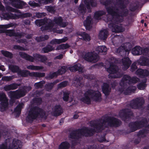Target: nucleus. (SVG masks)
Here are the masks:
<instances>
[{
  "label": "nucleus",
  "mask_w": 149,
  "mask_h": 149,
  "mask_svg": "<svg viewBox=\"0 0 149 149\" xmlns=\"http://www.w3.org/2000/svg\"><path fill=\"white\" fill-rule=\"evenodd\" d=\"M132 47L131 44L127 43L123 46H120L116 49L115 51L116 54L123 58L122 59V62L124 70H127L130 66L132 61L127 57Z\"/></svg>",
  "instance_id": "nucleus-1"
},
{
  "label": "nucleus",
  "mask_w": 149,
  "mask_h": 149,
  "mask_svg": "<svg viewBox=\"0 0 149 149\" xmlns=\"http://www.w3.org/2000/svg\"><path fill=\"white\" fill-rule=\"evenodd\" d=\"M45 112L42 109L35 106L31 108L29 111L27 116V120L29 122H32L36 119L38 116L41 118H46Z\"/></svg>",
  "instance_id": "nucleus-2"
},
{
  "label": "nucleus",
  "mask_w": 149,
  "mask_h": 149,
  "mask_svg": "<svg viewBox=\"0 0 149 149\" xmlns=\"http://www.w3.org/2000/svg\"><path fill=\"white\" fill-rule=\"evenodd\" d=\"M95 132L94 129L84 127L81 129L73 130L70 133L69 137L71 139H78L80 138L79 134H83L85 136H91L93 135Z\"/></svg>",
  "instance_id": "nucleus-3"
},
{
  "label": "nucleus",
  "mask_w": 149,
  "mask_h": 149,
  "mask_svg": "<svg viewBox=\"0 0 149 149\" xmlns=\"http://www.w3.org/2000/svg\"><path fill=\"white\" fill-rule=\"evenodd\" d=\"M104 125L107 123V125L105 126V127H118L121 125L122 121L119 119L113 116H108L103 120Z\"/></svg>",
  "instance_id": "nucleus-4"
},
{
  "label": "nucleus",
  "mask_w": 149,
  "mask_h": 149,
  "mask_svg": "<svg viewBox=\"0 0 149 149\" xmlns=\"http://www.w3.org/2000/svg\"><path fill=\"white\" fill-rule=\"evenodd\" d=\"M144 102V100L142 98L138 97L131 100L130 106L132 109H140L143 108Z\"/></svg>",
  "instance_id": "nucleus-5"
},
{
  "label": "nucleus",
  "mask_w": 149,
  "mask_h": 149,
  "mask_svg": "<svg viewBox=\"0 0 149 149\" xmlns=\"http://www.w3.org/2000/svg\"><path fill=\"white\" fill-rule=\"evenodd\" d=\"M105 8L109 14L111 15L113 17H115L114 22L115 23H117L118 22L117 19H119L120 17L118 12L119 9L113 6L107 7Z\"/></svg>",
  "instance_id": "nucleus-6"
},
{
  "label": "nucleus",
  "mask_w": 149,
  "mask_h": 149,
  "mask_svg": "<svg viewBox=\"0 0 149 149\" xmlns=\"http://www.w3.org/2000/svg\"><path fill=\"white\" fill-rule=\"evenodd\" d=\"M0 108L1 111H5L8 108L9 104L8 100L4 93H0Z\"/></svg>",
  "instance_id": "nucleus-7"
},
{
  "label": "nucleus",
  "mask_w": 149,
  "mask_h": 149,
  "mask_svg": "<svg viewBox=\"0 0 149 149\" xmlns=\"http://www.w3.org/2000/svg\"><path fill=\"white\" fill-rule=\"evenodd\" d=\"M137 81V79L136 77H133L131 78L130 76L128 75H125L122 79V82L120 85H124L125 83V85L128 86L132 83H136Z\"/></svg>",
  "instance_id": "nucleus-8"
},
{
  "label": "nucleus",
  "mask_w": 149,
  "mask_h": 149,
  "mask_svg": "<svg viewBox=\"0 0 149 149\" xmlns=\"http://www.w3.org/2000/svg\"><path fill=\"white\" fill-rule=\"evenodd\" d=\"M119 115L123 121L126 122L127 119L131 118L132 113L128 109H123L119 111Z\"/></svg>",
  "instance_id": "nucleus-9"
},
{
  "label": "nucleus",
  "mask_w": 149,
  "mask_h": 149,
  "mask_svg": "<svg viewBox=\"0 0 149 149\" xmlns=\"http://www.w3.org/2000/svg\"><path fill=\"white\" fill-rule=\"evenodd\" d=\"M119 19H117V23H115V19H112L111 23L108 24L109 27L111 29L113 32L115 33H120L123 31L122 27L116 25L115 24H118L119 22Z\"/></svg>",
  "instance_id": "nucleus-10"
},
{
  "label": "nucleus",
  "mask_w": 149,
  "mask_h": 149,
  "mask_svg": "<svg viewBox=\"0 0 149 149\" xmlns=\"http://www.w3.org/2000/svg\"><path fill=\"white\" fill-rule=\"evenodd\" d=\"M91 98L94 99L96 102H100L102 100L101 94L98 91H94L92 89H88Z\"/></svg>",
  "instance_id": "nucleus-11"
},
{
  "label": "nucleus",
  "mask_w": 149,
  "mask_h": 149,
  "mask_svg": "<svg viewBox=\"0 0 149 149\" xmlns=\"http://www.w3.org/2000/svg\"><path fill=\"white\" fill-rule=\"evenodd\" d=\"M53 21L49 18H45V25L41 27L40 29L42 31L51 29L54 26Z\"/></svg>",
  "instance_id": "nucleus-12"
},
{
  "label": "nucleus",
  "mask_w": 149,
  "mask_h": 149,
  "mask_svg": "<svg viewBox=\"0 0 149 149\" xmlns=\"http://www.w3.org/2000/svg\"><path fill=\"white\" fill-rule=\"evenodd\" d=\"M11 5L15 8L22 9L26 4L23 1L20 0H10Z\"/></svg>",
  "instance_id": "nucleus-13"
},
{
  "label": "nucleus",
  "mask_w": 149,
  "mask_h": 149,
  "mask_svg": "<svg viewBox=\"0 0 149 149\" xmlns=\"http://www.w3.org/2000/svg\"><path fill=\"white\" fill-rule=\"evenodd\" d=\"M6 32V35L10 37H18L19 38H21L22 37L24 36L23 33L15 32L14 29H7Z\"/></svg>",
  "instance_id": "nucleus-14"
},
{
  "label": "nucleus",
  "mask_w": 149,
  "mask_h": 149,
  "mask_svg": "<svg viewBox=\"0 0 149 149\" xmlns=\"http://www.w3.org/2000/svg\"><path fill=\"white\" fill-rule=\"evenodd\" d=\"M119 5L120 6V8L121 9V10H119L118 11L120 17H123L127 16L128 14V10L127 9H125L126 6L124 4V3H121Z\"/></svg>",
  "instance_id": "nucleus-15"
},
{
  "label": "nucleus",
  "mask_w": 149,
  "mask_h": 149,
  "mask_svg": "<svg viewBox=\"0 0 149 149\" xmlns=\"http://www.w3.org/2000/svg\"><path fill=\"white\" fill-rule=\"evenodd\" d=\"M90 124L91 127L95 128L98 132L101 131L104 129L103 120L102 123H95L93 121H91L90 122Z\"/></svg>",
  "instance_id": "nucleus-16"
},
{
  "label": "nucleus",
  "mask_w": 149,
  "mask_h": 149,
  "mask_svg": "<svg viewBox=\"0 0 149 149\" xmlns=\"http://www.w3.org/2000/svg\"><path fill=\"white\" fill-rule=\"evenodd\" d=\"M101 88L102 93L106 97L109 95L111 92V88L109 84L107 83H104L101 86Z\"/></svg>",
  "instance_id": "nucleus-17"
},
{
  "label": "nucleus",
  "mask_w": 149,
  "mask_h": 149,
  "mask_svg": "<svg viewBox=\"0 0 149 149\" xmlns=\"http://www.w3.org/2000/svg\"><path fill=\"white\" fill-rule=\"evenodd\" d=\"M63 112L62 108L60 105L58 104L55 106L54 110L52 113L53 116L57 117L61 115Z\"/></svg>",
  "instance_id": "nucleus-18"
},
{
  "label": "nucleus",
  "mask_w": 149,
  "mask_h": 149,
  "mask_svg": "<svg viewBox=\"0 0 149 149\" xmlns=\"http://www.w3.org/2000/svg\"><path fill=\"white\" fill-rule=\"evenodd\" d=\"M88 90L86 91L84 94V97L81 98L80 100L84 103L87 104H90L91 102V97H90L89 96H90V93Z\"/></svg>",
  "instance_id": "nucleus-19"
},
{
  "label": "nucleus",
  "mask_w": 149,
  "mask_h": 149,
  "mask_svg": "<svg viewBox=\"0 0 149 149\" xmlns=\"http://www.w3.org/2000/svg\"><path fill=\"white\" fill-rule=\"evenodd\" d=\"M53 22L55 24L62 27H65L67 25L66 22H63V19L61 16L55 17L53 19Z\"/></svg>",
  "instance_id": "nucleus-20"
},
{
  "label": "nucleus",
  "mask_w": 149,
  "mask_h": 149,
  "mask_svg": "<svg viewBox=\"0 0 149 149\" xmlns=\"http://www.w3.org/2000/svg\"><path fill=\"white\" fill-rule=\"evenodd\" d=\"M136 74L141 78H144L148 76L149 74V71L147 70L138 69L137 70Z\"/></svg>",
  "instance_id": "nucleus-21"
},
{
  "label": "nucleus",
  "mask_w": 149,
  "mask_h": 149,
  "mask_svg": "<svg viewBox=\"0 0 149 149\" xmlns=\"http://www.w3.org/2000/svg\"><path fill=\"white\" fill-rule=\"evenodd\" d=\"M96 56L94 55L92 52H88L85 54L84 58L88 62H94L96 61Z\"/></svg>",
  "instance_id": "nucleus-22"
},
{
  "label": "nucleus",
  "mask_w": 149,
  "mask_h": 149,
  "mask_svg": "<svg viewBox=\"0 0 149 149\" xmlns=\"http://www.w3.org/2000/svg\"><path fill=\"white\" fill-rule=\"evenodd\" d=\"M128 126L130 129V130L128 133L134 132L139 129L137 121L130 122Z\"/></svg>",
  "instance_id": "nucleus-23"
},
{
  "label": "nucleus",
  "mask_w": 149,
  "mask_h": 149,
  "mask_svg": "<svg viewBox=\"0 0 149 149\" xmlns=\"http://www.w3.org/2000/svg\"><path fill=\"white\" fill-rule=\"evenodd\" d=\"M3 16L7 19H18L21 17V15H17L15 14L12 13H6L4 14Z\"/></svg>",
  "instance_id": "nucleus-24"
},
{
  "label": "nucleus",
  "mask_w": 149,
  "mask_h": 149,
  "mask_svg": "<svg viewBox=\"0 0 149 149\" xmlns=\"http://www.w3.org/2000/svg\"><path fill=\"white\" fill-rule=\"evenodd\" d=\"M118 67L113 63H110L109 67L107 69V71L111 74H114L118 71Z\"/></svg>",
  "instance_id": "nucleus-25"
},
{
  "label": "nucleus",
  "mask_w": 149,
  "mask_h": 149,
  "mask_svg": "<svg viewBox=\"0 0 149 149\" xmlns=\"http://www.w3.org/2000/svg\"><path fill=\"white\" fill-rule=\"evenodd\" d=\"M137 61L138 65L141 66H146L149 65V58L146 57H141Z\"/></svg>",
  "instance_id": "nucleus-26"
},
{
  "label": "nucleus",
  "mask_w": 149,
  "mask_h": 149,
  "mask_svg": "<svg viewBox=\"0 0 149 149\" xmlns=\"http://www.w3.org/2000/svg\"><path fill=\"white\" fill-rule=\"evenodd\" d=\"M12 143V147L13 149H21L22 146L20 140L14 139L13 140Z\"/></svg>",
  "instance_id": "nucleus-27"
},
{
  "label": "nucleus",
  "mask_w": 149,
  "mask_h": 149,
  "mask_svg": "<svg viewBox=\"0 0 149 149\" xmlns=\"http://www.w3.org/2000/svg\"><path fill=\"white\" fill-rule=\"evenodd\" d=\"M69 69L72 72H75L77 71L81 72H83V68L81 66V65L79 63L70 67Z\"/></svg>",
  "instance_id": "nucleus-28"
},
{
  "label": "nucleus",
  "mask_w": 149,
  "mask_h": 149,
  "mask_svg": "<svg viewBox=\"0 0 149 149\" xmlns=\"http://www.w3.org/2000/svg\"><path fill=\"white\" fill-rule=\"evenodd\" d=\"M19 54L21 58L33 62L35 59L33 57L24 52H20Z\"/></svg>",
  "instance_id": "nucleus-29"
},
{
  "label": "nucleus",
  "mask_w": 149,
  "mask_h": 149,
  "mask_svg": "<svg viewBox=\"0 0 149 149\" xmlns=\"http://www.w3.org/2000/svg\"><path fill=\"white\" fill-rule=\"evenodd\" d=\"M77 34L81 37V39H83L86 42H89L91 40V37L89 34L85 32H77Z\"/></svg>",
  "instance_id": "nucleus-30"
},
{
  "label": "nucleus",
  "mask_w": 149,
  "mask_h": 149,
  "mask_svg": "<svg viewBox=\"0 0 149 149\" xmlns=\"http://www.w3.org/2000/svg\"><path fill=\"white\" fill-rule=\"evenodd\" d=\"M97 52L100 55H105L107 52V48L105 46H100L97 47L96 49Z\"/></svg>",
  "instance_id": "nucleus-31"
},
{
  "label": "nucleus",
  "mask_w": 149,
  "mask_h": 149,
  "mask_svg": "<svg viewBox=\"0 0 149 149\" xmlns=\"http://www.w3.org/2000/svg\"><path fill=\"white\" fill-rule=\"evenodd\" d=\"M108 35V31L106 29H104L100 31L98 37L100 39L102 40H105L107 38Z\"/></svg>",
  "instance_id": "nucleus-32"
},
{
  "label": "nucleus",
  "mask_w": 149,
  "mask_h": 149,
  "mask_svg": "<svg viewBox=\"0 0 149 149\" xmlns=\"http://www.w3.org/2000/svg\"><path fill=\"white\" fill-rule=\"evenodd\" d=\"M67 40V37H65L61 39H54L51 40L50 42L49 43L51 45L59 44L66 42Z\"/></svg>",
  "instance_id": "nucleus-33"
},
{
  "label": "nucleus",
  "mask_w": 149,
  "mask_h": 149,
  "mask_svg": "<svg viewBox=\"0 0 149 149\" xmlns=\"http://www.w3.org/2000/svg\"><path fill=\"white\" fill-rule=\"evenodd\" d=\"M132 53L135 56L141 55L142 54V48L139 46H136L132 50Z\"/></svg>",
  "instance_id": "nucleus-34"
},
{
  "label": "nucleus",
  "mask_w": 149,
  "mask_h": 149,
  "mask_svg": "<svg viewBox=\"0 0 149 149\" xmlns=\"http://www.w3.org/2000/svg\"><path fill=\"white\" fill-rule=\"evenodd\" d=\"M61 70L58 69V70L56 72L52 73L50 72L46 77L47 79H53L54 77H57L58 75H60Z\"/></svg>",
  "instance_id": "nucleus-35"
},
{
  "label": "nucleus",
  "mask_w": 149,
  "mask_h": 149,
  "mask_svg": "<svg viewBox=\"0 0 149 149\" xmlns=\"http://www.w3.org/2000/svg\"><path fill=\"white\" fill-rule=\"evenodd\" d=\"M32 72H30L28 70H20L18 74L22 77H26L29 75L30 77H32Z\"/></svg>",
  "instance_id": "nucleus-36"
},
{
  "label": "nucleus",
  "mask_w": 149,
  "mask_h": 149,
  "mask_svg": "<svg viewBox=\"0 0 149 149\" xmlns=\"http://www.w3.org/2000/svg\"><path fill=\"white\" fill-rule=\"evenodd\" d=\"M91 20L92 19L91 17L88 16L87 17L86 20L84 22V25L86 29L89 30L91 29Z\"/></svg>",
  "instance_id": "nucleus-37"
},
{
  "label": "nucleus",
  "mask_w": 149,
  "mask_h": 149,
  "mask_svg": "<svg viewBox=\"0 0 149 149\" xmlns=\"http://www.w3.org/2000/svg\"><path fill=\"white\" fill-rule=\"evenodd\" d=\"M54 50V48L52 46L48 44L46 46L42 48V52L44 53H47L51 52Z\"/></svg>",
  "instance_id": "nucleus-38"
},
{
  "label": "nucleus",
  "mask_w": 149,
  "mask_h": 149,
  "mask_svg": "<svg viewBox=\"0 0 149 149\" xmlns=\"http://www.w3.org/2000/svg\"><path fill=\"white\" fill-rule=\"evenodd\" d=\"M34 57L36 59H39L40 60H39L42 63H44L47 60V58L44 55H42L38 54H34Z\"/></svg>",
  "instance_id": "nucleus-39"
},
{
  "label": "nucleus",
  "mask_w": 149,
  "mask_h": 149,
  "mask_svg": "<svg viewBox=\"0 0 149 149\" xmlns=\"http://www.w3.org/2000/svg\"><path fill=\"white\" fill-rule=\"evenodd\" d=\"M139 129L144 127H145L148 124L147 119L146 118H143L141 120L137 121Z\"/></svg>",
  "instance_id": "nucleus-40"
},
{
  "label": "nucleus",
  "mask_w": 149,
  "mask_h": 149,
  "mask_svg": "<svg viewBox=\"0 0 149 149\" xmlns=\"http://www.w3.org/2000/svg\"><path fill=\"white\" fill-rule=\"evenodd\" d=\"M10 70L13 73H17L18 74L21 69L16 65H11L9 66Z\"/></svg>",
  "instance_id": "nucleus-41"
},
{
  "label": "nucleus",
  "mask_w": 149,
  "mask_h": 149,
  "mask_svg": "<svg viewBox=\"0 0 149 149\" xmlns=\"http://www.w3.org/2000/svg\"><path fill=\"white\" fill-rule=\"evenodd\" d=\"M70 147V144L67 141L62 142L59 145L58 149H69Z\"/></svg>",
  "instance_id": "nucleus-42"
},
{
  "label": "nucleus",
  "mask_w": 149,
  "mask_h": 149,
  "mask_svg": "<svg viewBox=\"0 0 149 149\" xmlns=\"http://www.w3.org/2000/svg\"><path fill=\"white\" fill-rule=\"evenodd\" d=\"M16 92L17 93L18 99L26 95L25 92L22 88L16 90Z\"/></svg>",
  "instance_id": "nucleus-43"
},
{
  "label": "nucleus",
  "mask_w": 149,
  "mask_h": 149,
  "mask_svg": "<svg viewBox=\"0 0 149 149\" xmlns=\"http://www.w3.org/2000/svg\"><path fill=\"white\" fill-rule=\"evenodd\" d=\"M105 14L106 12L104 11L98 10L95 12L94 17L95 19H98L100 17L105 15Z\"/></svg>",
  "instance_id": "nucleus-44"
},
{
  "label": "nucleus",
  "mask_w": 149,
  "mask_h": 149,
  "mask_svg": "<svg viewBox=\"0 0 149 149\" xmlns=\"http://www.w3.org/2000/svg\"><path fill=\"white\" fill-rule=\"evenodd\" d=\"M1 53L4 56L10 59L13 58V54L9 51L1 50Z\"/></svg>",
  "instance_id": "nucleus-45"
},
{
  "label": "nucleus",
  "mask_w": 149,
  "mask_h": 149,
  "mask_svg": "<svg viewBox=\"0 0 149 149\" xmlns=\"http://www.w3.org/2000/svg\"><path fill=\"white\" fill-rule=\"evenodd\" d=\"M49 38L48 35H46L44 36H40L39 37H37L36 38V40L38 42L47 40Z\"/></svg>",
  "instance_id": "nucleus-46"
},
{
  "label": "nucleus",
  "mask_w": 149,
  "mask_h": 149,
  "mask_svg": "<svg viewBox=\"0 0 149 149\" xmlns=\"http://www.w3.org/2000/svg\"><path fill=\"white\" fill-rule=\"evenodd\" d=\"M8 94L11 99H18L17 93L15 91H10L8 92Z\"/></svg>",
  "instance_id": "nucleus-47"
},
{
  "label": "nucleus",
  "mask_w": 149,
  "mask_h": 149,
  "mask_svg": "<svg viewBox=\"0 0 149 149\" xmlns=\"http://www.w3.org/2000/svg\"><path fill=\"white\" fill-rule=\"evenodd\" d=\"M27 68L29 70H42L43 68V67L42 66H35L33 65H30L27 67Z\"/></svg>",
  "instance_id": "nucleus-48"
},
{
  "label": "nucleus",
  "mask_w": 149,
  "mask_h": 149,
  "mask_svg": "<svg viewBox=\"0 0 149 149\" xmlns=\"http://www.w3.org/2000/svg\"><path fill=\"white\" fill-rule=\"evenodd\" d=\"M136 88H133V87H128L125 90L124 94L125 95H129L132 92H134L136 90Z\"/></svg>",
  "instance_id": "nucleus-49"
},
{
  "label": "nucleus",
  "mask_w": 149,
  "mask_h": 149,
  "mask_svg": "<svg viewBox=\"0 0 149 149\" xmlns=\"http://www.w3.org/2000/svg\"><path fill=\"white\" fill-rule=\"evenodd\" d=\"M45 18L43 19H37L35 21L36 24L38 26L40 27L44 26L45 24Z\"/></svg>",
  "instance_id": "nucleus-50"
},
{
  "label": "nucleus",
  "mask_w": 149,
  "mask_h": 149,
  "mask_svg": "<svg viewBox=\"0 0 149 149\" xmlns=\"http://www.w3.org/2000/svg\"><path fill=\"white\" fill-rule=\"evenodd\" d=\"M22 104H18L14 109L15 112L17 114L19 115L21 113Z\"/></svg>",
  "instance_id": "nucleus-51"
},
{
  "label": "nucleus",
  "mask_w": 149,
  "mask_h": 149,
  "mask_svg": "<svg viewBox=\"0 0 149 149\" xmlns=\"http://www.w3.org/2000/svg\"><path fill=\"white\" fill-rule=\"evenodd\" d=\"M146 80H145L139 83L137 85V87L139 89H143L146 87Z\"/></svg>",
  "instance_id": "nucleus-52"
},
{
  "label": "nucleus",
  "mask_w": 149,
  "mask_h": 149,
  "mask_svg": "<svg viewBox=\"0 0 149 149\" xmlns=\"http://www.w3.org/2000/svg\"><path fill=\"white\" fill-rule=\"evenodd\" d=\"M69 46L68 44H62L59 45H58L56 47V50H59L61 49H65L68 48Z\"/></svg>",
  "instance_id": "nucleus-53"
},
{
  "label": "nucleus",
  "mask_w": 149,
  "mask_h": 149,
  "mask_svg": "<svg viewBox=\"0 0 149 149\" xmlns=\"http://www.w3.org/2000/svg\"><path fill=\"white\" fill-rule=\"evenodd\" d=\"M13 26H16L15 24L12 23L5 25H0V29H8Z\"/></svg>",
  "instance_id": "nucleus-54"
},
{
  "label": "nucleus",
  "mask_w": 149,
  "mask_h": 149,
  "mask_svg": "<svg viewBox=\"0 0 149 149\" xmlns=\"http://www.w3.org/2000/svg\"><path fill=\"white\" fill-rule=\"evenodd\" d=\"M45 75V74L44 73L33 72L32 74V77H44Z\"/></svg>",
  "instance_id": "nucleus-55"
},
{
  "label": "nucleus",
  "mask_w": 149,
  "mask_h": 149,
  "mask_svg": "<svg viewBox=\"0 0 149 149\" xmlns=\"http://www.w3.org/2000/svg\"><path fill=\"white\" fill-rule=\"evenodd\" d=\"M74 81L77 82V85L79 86H81L82 85L81 81L83 79L81 77H76L74 78Z\"/></svg>",
  "instance_id": "nucleus-56"
},
{
  "label": "nucleus",
  "mask_w": 149,
  "mask_h": 149,
  "mask_svg": "<svg viewBox=\"0 0 149 149\" xmlns=\"http://www.w3.org/2000/svg\"><path fill=\"white\" fill-rule=\"evenodd\" d=\"M80 13L85 14L86 12V9L84 4H81L78 8Z\"/></svg>",
  "instance_id": "nucleus-57"
},
{
  "label": "nucleus",
  "mask_w": 149,
  "mask_h": 149,
  "mask_svg": "<svg viewBox=\"0 0 149 149\" xmlns=\"http://www.w3.org/2000/svg\"><path fill=\"white\" fill-rule=\"evenodd\" d=\"M68 81H65L60 83L58 85L57 87L58 88H61L66 87L68 84Z\"/></svg>",
  "instance_id": "nucleus-58"
},
{
  "label": "nucleus",
  "mask_w": 149,
  "mask_h": 149,
  "mask_svg": "<svg viewBox=\"0 0 149 149\" xmlns=\"http://www.w3.org/2000/svg\"><path fill=\"white\" fill-rule=\"evenodd\" d=\"M138 64V61H135L133 62L131 66V71L133 72L136 71L137 69V65Z\"/></svg>",
  "instance_id": "nucleus-59"
},
{
  "label": "nucleus",
  "mask_w": 149,
  "mask_h": 149,
  "mask_svg": "<svg viewBox=\"0 0 149 149\" xmlns=\"http://www.w3.org/2000/svg\"><path fill=\"white\" fill-rule=\"evenodd\" d=\"M33 101L34 103L37 105H40L42 102V99L41 97H35L33 99Z\"/></svg>",
  "instance_id": "nucleus-60"
},
{
  "label": "nucleus",
  "mask_w": 149,
  "mask_h": 149,
  "mask_svg": "<svg viewBox=\"0 0 149 149\" xmlns=\"http://www.w3.org/2000/svg\"><path fill=\"white\" fill-rule=\"evenodd\" d=\"M44 83L45 82L44 81H41L35 83L34 84V86L37 88H42Z\"/></svg>",
  "instance_id": "nucleus-61"
},
{
  "label": "nucleus",
  "mask_w": 149,
  "mask_h": 149,
  "mask_svg": "<svg viewBox=\"0 0 149 149\" xmlns=\"http://www.w3.org/2000/svg\"><path fill=\"white\" fill-rule=\"evenodd\" d=\"M69 93L67 92H63V99L65 102H68L69 98Z\"/></svg>",
  "instance_id": "nucleus-62"
},
{
  "label": "nucleus",
  "mask_w": 149,
  "mask_h": 149,
  "mask_svg": "<svg viewBox=\"0 0 149 149\" xmlns=\"http://www.w3.org/2000/svg\"><path fill=\"white\" fill-rule=\"evenodd\" d=\"M121 82H122V79L121 80L119 83V85L120 86H121V87L119 88L118 91L121 93H122L123 92H124V91H125V88H126L128 86V85L125 86V83H124V85H120V83Z\"/></svg>",
  "instance_id": "nucleus-63"
},
{
  "label": "nucleus",
  "mask_w": 149,
  "mask_h": 149,
  "mask_svg": "<svg viewBox=\"0 0 149 149\" xmlns=\"http://www.w3.org/2000/svg\"><path fill=\"white\" fill-rule=\"evenodd\" d=\"M47 11L50 13H54L55 11V7L54 6H47L46 7Z\"/></svg>",
  "instance_id": "nucleus-64"
}]
</instances>
